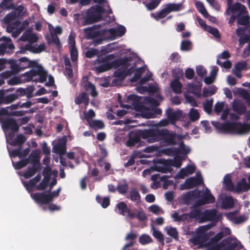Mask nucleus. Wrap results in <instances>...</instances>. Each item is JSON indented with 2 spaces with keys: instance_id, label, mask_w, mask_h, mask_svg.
<instances>
[{
  "instance_id": "f257e3e1",
  "label": "nucleus",
  "mask_w": 250,
  "mask_h": 250,
  "mask_svg": "<svg viewBox=\"0 0 250 250\" xmlns=\"http://www.w3.org/2000/svg\"><path fill=\"white\" fill-rule=\"evenodd\" d=\"M216 127L223 132L233 134L245 135L250 131V124H242L240 122L217 123Z\"/></svg>"
},
{
  "instance_id": "f03ea898",
  "label": "nucleus",
  "mask_w": 250,
  "mask_h": 250,
  "mask_svg": "<svg viewBox=\"0 0 250 250\" xmlns=\"http://www.w3.org/2000/svg\"><path fill=\"white\" fill-rule=\"evenodd\" d=\"M104 12V9L101 6L90 7L87 10L85 15L83 17L81 25L85 26L101 21Z\"/></svg>"
},
{
  "instance_id": "7ed1b4c3",
  "label": "nucleus",
  "mask_w": 250,
  "mask_h": 250,
  "mask_svg": "<svg viewBox=\"0 0 250 250\" xmlns=\"http://www.w3.org/2000/svg\"><path fill=\"white\" fill-rule=\"evenodd\" d=\"M0 123L4 131H11L8 134L10 139H12L15 133L19 131V125L13 118L0 117Z\"/></svg>"
},
{
  "instance_id": "20e7f679",
  "label": "nucleus",
  "mask_w": 250,
  "mask_h": 250,
  "mask_svg": "<svg viewBox=\"0 0 250 250\" xmlns=\"http://www.w3.org/2000/svg\"><path fill=\"white\" fill-rule=\"evenodd\" d=\"M164 132L161 130L145 129L140 132V136L147 142L150 143L161 141V136L164 135Z\"/></svg>"
},
{
  "instance_id": "39448f33",
  "label": "nucleus",
  "mask_w": 250,
  "mask_h": 250,
  "mask_svg": "<svg viewBox=\"0 0 250 250\" xmlns=\"http://www.w3.org/2000/svg\"><path fill=\"white\" fill-rule=\"evenodd\" d=\"M164 135L161 136V141H163L168 145H175L176 144V140H182L184 136L176 134V133H169V130L167 129H163Z\"/></svg>"
},
{
  "instance_id": "423d86ee",
  "label": "nucleus",
  "mask_w": 250,
  "mask_h": 250,
  "mask_svg": "<svg viewBox=\"0 0 250 250\" xmlns=\"http://www.w3.org/2000/svg\"><path fill=\"white\" fill-rule=\"evenodd\" d=\"M115 208L117 209V212L127 218L132 219L135 217V213L130 209L127 205L124 202L121 201L116 205Z\"/></svg>"
},
{
  "instance_id": "0eeeda50",
  "label": "nucleus",
  "mask_w": 250,
  "mask_h": 250,
  "mask_svg": "<svg viewBox=\"0 0 250 250\" xmlns=\"http://www.w3.org/2000/svg\"><path fill=\"white\" fill-rule=\"evenodd\" d=\"M220 215L217 214V211L215 209H206L202 212V220L200 223H203L208 221L218 222Z\"/></svg>"
},
{
  "instance_id": "6e6552de",
  "label": "nucleus",
  "mask_w": 250,
  "mask_h": 250,
  "mask_svg": "<svg viewBox=\"0 0 250 250\" xmlns=\"http://www.w3.org/2000/svg\"><path fill=\"white\" fill-rule=\"evenodd\" d=\"M114 57V55L111 54L106 56L105 58H102L101 59L98 60L99 62L102 64L95 67L96 71L100 73L111 69L109 62H108L107 61L110 59H113Z\"/></svg>"
},
{
  "instance_id": "1a4fd4ad",
  "label": "nucleus",
  "mask_w": 250,
  "mask_h": 250,
  "mask_svg": "<svg viewBox=\"0 0 250 250\" xmlns=\"http://www.w3.org/2000/svg\"><path fill=\"white\" fill-rule=\"evenodd\" d=\"M32 198L38 204L47 205L50 203L48 194L45 192L31 194Z\"/></svg>"
},
{
  "instance_id": "9d476101",
  "label": "nucleus",
  "mask_w": 250,
  "mask_h": 250,
  "mask_svg": "<svg viewBox=\"0 0 250 250\" xmlns=\"http://www.w3.org/2000/svg\"><path fill=\"white\" fill-rule=\"evenodd\" d=\"M229 11L231 13L235 14L238 12L237 15H245L247 13L246 7L240 2H237L232 4L230 7L228 8L227 13L229 15Z\"/></svg>"
},
{
  "instance_id": "9b49d317",
  "label": "nucleus",
  "mask_w": 250,
  "mask_h": 250,
  "mask_svg": "<svg viewBox=\"0 0 250 250\" xmlns=\"http://www.w3.org/2000/svg\"><path fill=\"white\" fill-rule=\"evenodd\" d=\"M115 77L112 81V85L116 86L120 85L126 77V74L123 70V67L119 68L113 73Z\"/></svg>"
},
{
  "instance_id": "f8f14e48",
  "label": "nucleus",
  "mask_w": 250,
  "mask_h": 250,
  "mask_svg": "<svg viewBox=\"0 0 250 250\" xmlns=\"http://www.w3.org/2000/svg\"><path fill=\"white\" fill-rule=\"evenodd\" d=\"M129 61L130 59L128 57H125L122 59H115L109 62V64L111 66V69L112 68H117L120 66L123 68L124 66H125L126 68L129 67L130 66Z\"/></svg>"
},
{
  "instance_id": "ddd939ff",
  "label": "nucleus",
  "mask_w": 250,
  "mask_h": 250,
  "mask_svg": "<svg viewBox=\"0 0 250 250\" xmlns=\"http://www.w3.org/2000/svg\"><path fill=\"white\" fill-rule=\"evenodd\" d=\"M100 25H95L92 27L85 28L83 29V32L85 35V37L87 39H93L98 37L100 35V32L99 31H95V29L99 28Z\"/></svg>"
},
{
  "instance_id": "4468645a",
  "label": "nucleus",
  "mask_w": 250,
  "mask_h": 250,
  "mask_svg": "<svg viewBox=\"0 0 250 250\" xmlns=\"http://www.w3.org/2000/svg\"><path fill=\"white\" fill-rule=\"evenodd\" d=\"M223 248L224 250H235V248L238 246V241L236 239H232L230 237H228L223 240Z\"/></svg>"
},
{
  "instance_id": "2eb2a0df",
  "label": "nucleus",
  "mask_w": 250,
  "mask_h": 250,
  "mask_svg": "<svg viewBox=\"0 0 250 250\" xmlns=\"http://www.w3.org/2000/svg\"><path fill=\"white\" fill-rule=\"evenodd\" d=\"M203 182L201 177H190L185 181L186 189L192 188L197 186L200 185Z\"/></svg>"
},
{
  "instance_id": "dca6fc26",
  "label": "nucleus",
  "mask_w": 250,
  "mask_h": 250,
  "mask_svg": "<svg viewBox=\"0 0 250 250\" xmlns=\"http://www.w3.org/2000/svg\"><path fill=\"white\" fill-rule=\"evenodd\" d=\"M196 169L194 166L188 165L186 167L182 168L177 174V177L179 179H184L189 174H193Z\"/></svg>"
},
{
  "instance_id": "f3484780",
  "label": "nucleus",
  "mask_w": 250,
  "mask_h": 250,
  "mask_svg": "<svg viewBox=\"0 0 250 250\" xmlns=\"http://www.w3.org/2000/svg\"><path fill=\"white\" fill-rule=\"evenodd\" d=\"M20 66L21 70L28 67H36L38 63L35 61H29L26 57H22L19 60Z\"/></svg>"
},
{
  "instance_id": "a211bd4d",
  "label": "nucleus",
  "mask_w": 250,
  "mask_h": 250,
  "mask_svg": "<svg viewBox=\"0 0 250 250\" xmlns=\"http://www.w3.org/2000/svg\"><path fill=\"white\" fill-rule=\"evenodd\" d=\"M19 108V104H12L10 106L0 108V117L7 116V117H11L10 113L15 112V110Z\"/></svg>"
},
{
  "instance_id": "6ab92c4d",
  "label": "nucleus",
  "mask_w": 250,
  "mask_h": 250,
  "mask_svg": "<svg viewBox=\"0 0 250 250\" xmlns=\"http://www.w3.org/2000/svg\"><path fill=\"white\" fill-rule=\"evenodd\" d=\"M215 198L210 193V191L206 190L202 195L199 200V204L203 205L208 203H213L215 202Z\"/></svg>"
},
{
  "instance_id": "aec40b11",
  "label": "nucleus",
  "mask_w": 250,
  "mask_h": 250,
  "mask_svg": "<svg viewBox=\"0 0 250 250\" xmlns=\"http://www.w3.org/2000/svg\"><path fill=\"white\" fill-rule=\"evenodd\" d=\"M35 69L36 76H39V78L36 79L38 82L43 83L46 81L47 72L43 69V67L38 64Z\"/></svg>"
},
{
  "instance_id": "412c9836",
  "label": "nucleus",
  "mask_w": 250,
  "mask_h": 250,
  "mask_svg": "<svg viewBox=\"0 0 250 250\" xmlns=\"http://www.w3.org/2000/svg\"><path fill=\"white\" fill-rule=\"evenodd\" d=\"M232 109L239 115L244 114L247 111V107L240 101H234L232 104Z\"/></svg>"
},
{
  "instance_id": "4be33fe9",
  "label": "nucleus",
  "mask_w": 250,
  "mask_h": 250,
  "mask_svg": "<svg viewBox=\"0 0 250 250\" xmlns=\"http://www.w3.org/2000/svg\"><path fill=\"white\" fill-rule=\"evenodd\" d=\"M41 168L40 165H32L31 166H28V169L23 173V176L25 179H29L34 176Z\"/></svg>"
},
{
  "instance_id": "5701e85b",
  "label": "nucleus",
  "mask_w": 250,
  "mask_h": 250,
  "mask_svg": "<svg viewBox=\"0 0 250 250\" xmlns=\"http://www.w3.org/2000/svg\"><path fill=\"white\" fill-rule=\"evenodd\" d=\"M110 35L113 37H122L126 32V28L123 25H120L117 28H111L108 29Z\"/></svg>"
},
{
  "instance_id": "b1692460",
  "label": "nucleus",
  "mask_w": 250,
  "mask_h": 250,
  "mask_svg": "<svg viewBox=\"0 0 250 250\" xmlns=\"http://www.w3.org/2000/svg\"><path fill=\"white\" fill-rule=\"evenodd\" d=\"M250 189V185L248 184L245 178H243L239 181L236 186L235 191L240 192L241 191H247Z\"/></svg>"
},
{
  "instance_id": "393cba45",
  "label": "nucleus",
  "mask_w": 250,
  "mask_h": 250,
  "mask_svg": "<svg viewBox=\"0 0 250 250\" xmlns=\"http://www.w3.org/2000/svg\"><path fill=\"white\" fill-rule=\"evenodd\" d=\"M40 152L38 150H33L30 154L29 155L27 160L28 164H31L32 165H40V159H39Z\"/></svg>"
},
{
  "instance_id": "a878e982",
  "label": "nucleus",
  "mask_w": 250,
  "mask_h": 250,
  "mask_svg": "<svg viewBox=\"0 0 250 250\" xmlns=\"http://www.w3.org/2000/svg\"><path fill=\"white\" fill-rule=\"evenodd\" d=\"M170 87L173 91L177 94H180L182 92V85L179 79L176 78L170 83Z\"/></svg>"
},
{
  "instance_id": "bb28decb",
  "label": "nucleus",
  "mask_w": 250,
  "mask_h": 250,
  "mask_svg": "<svg viewBox=\"0 0 250 250\" xmlns=\"http://www.w3.org/2000/svg\"><path fill=\"white\" fill-rule=\"evenodd\" d=\"M89 98L87 95V94L85 92H83L75 99V102L77 104H80L83 103L85 105H87L89 104Z\"/></svg>"
},
{
  "instance_id": "cd10ccee",
  "label": "nucleus",
  "mask_w": 250,
  "mask_h": 250,
  "mask_svg": "<svg viewBox=\"0 0 250 250\" xmlns=\"http://www.w3.org/2000/svg\"><path fill=\"white\" fill-rule=\"evenodd\" d=\"M168 160L163 161L162 166H158L156 167L157 170L162 173L171 172L173 168L170 165H168Z\"/></svg>"
},
{
  "instance_id": "c85d7f7f",
  "label": "nucleus",
  "mask_w": 250,
  "mask_h": 250,
  "mask_svg": "<svg viewBox=\"0 0 250 250\" xmlns=\"http://www.w3.org/2000/svg\"><path fill=\"white\" fill-rule=\"evenodd\" d=\"M182 159L181 156L177 155L174 156L173 159H168V165L176 167H180L182 164Z\"/></svg>"
},
{
  "instance_id": "c756f323",
  "label": "nucleus",
  "mask_w": 250,
  "mask_h": 250,
  "mask_svg": "<svg viewBox=\"0 0 250 250\" xmlns=\"http://www.w3.org/2000/svg\"><path fill=\"white\" fill-rule=\"evenodd\" d=\"M41 179L40 174H38L36 177L30 179L28 183L24 182V186L28 190L29 188H32L35 186L36 184L38 183Z\"/></svg>"
},
{
  "instance_id": "7c9ffc66",
  "label": "nucleus",
  "mask_w": 250,
  "mask_h": 250,
  "mask_svg": "<svg viewBox=\"0 0 250 250\" xmlns=\"http://www.w3.org/2000/svg\"><path fill=\"white\" fill-rule=\"evenodd\" d=\"M234 205V202L231 196H227L222 202V207L225 209L232 208Z\"/></svg>"
},
{
  "instance_id": "2f4dec72",
  "label": "nucleus",
  "mask_w": 250,
  "mask_h": 250,
  "mask_svg": "<svg viewBox=\"0 0 250 250\" xmlns=\"http://www.w3.org/2000/svg\"><path fill=\"white\" fill-rule=\"evenodd\" d=\"M25 141V137L23 135L20 134L17 136L16 138L14 140L12 141L10 145L13 146H18L19 147H20L21 146Z\"/></svg>"
},
{
  "instance_id": "473e14b6",
  "label": "nucleus",
  "mask_w": 250,
  "mask_h": 250,
  "mask_svg": "<svg viewBox=\"0 0 250 250\" xmlns=\"http://www.w3.org/2000/svg\"><path fill=\"white\" fill-rule=\"evenodd\" d=\"M144 71L145 68L143 66L135 69L134 75L133 77L131 79L130 81L132 83L137 82L141 78V75L144 72Z\"/></svg>"
},
{
  "instance_id": "72a5a7b5",
  "label": "nucleus",
  "mask_w": 250,
  "mask_h": 250,
  "mask_svg": "<svg viewBox=\"0 0 250 250\" xmlns=\"http://www.w3.org/2000/svg\"><path fill=\"white\" fill-rule=\"evenodd\" d=\"M237 22L238 25H247L249 24L250 17L248 15H237Z\"/></svg>"
},
{
  "instance_id": "f704fd0d",
  "label": "nucleus",
  "mask_w": 250,
  "mask_h": 250,
  "mask_svg": "<svg viewBox=\"0 0 250 250\" xmlns=\"http://www.w3.org/2000/svg\"><path fill=\"white\" fill-rule=\"evenodd\" d=\"M130 199L133 202H136L137 203L141 201V196L137 189L133 188L129 191Z\"/></svg>"
},
{
  "instance_id": "c9c22d12",
  "label": "nucleus",
  "mask_w": 250,
  "mask_h": 250,
  "mask_svg": "<svg viewBox=\"0 0 250 250\" xmlns=\"http://www.w3.org/2000/svg\"><path fill=\"white\" fill-rule=\"evenodd\" d=\"M194 196V191H190L187 193L186 195L183 196L182 200L184 205H189L191 201L193 200Z\"/></svg>"
},
{
  "instance_id": "e433bc0d",
  "label": "nucleus",
  "mask_w": 250,
  "mask_h": 250,
  "mask_svg": "<svg viewBox=\"0 0 250 250\" xmlns=\"http://www.w3.org/2000/svg\"><path fill=\"white\" fill-rule=\"evenodd\" d=\"M188 214L191 220L193 219L199 220V222L200 220H202V212L200 209L196 208L193 209Z\"/></svg>"
},
{
  "instance_id": "4c0bfd02",
  "label": "nucleus",
  "mask_w": 250,
  "mask_h": 250,
  "mask_svg": "<svg viewBox=\"0 0 250 250\" xmlns=\"http://www.w3.org/2000/svg\"><path fill=\"white\" fill-rule=\"evenodd\" d=\"M96 201L98 203L101 204L103 208H106L110 204V199L108 197H104L102 198L99 195H97L96 198Z\"/></svg>"
},
{
  "instance_id": "58836bf2",
  "label": "nucleus",
  "mask_w": 250,
  "mask_h": 250,
  "mask_svg": "<svg viewBox=\"0 0 250 250\" xmlns=\"http://www.w3.org/2000/svg\"><path fill=\"white\" fill-rule=\"evenodd\" d=\"M3 102L4 104H10L17 100V95L14 93L5 95V91L4 90Z\"/></svg>"
},
{
  "instance_id": "ea45409f",
  "label": "nucleus",
  "mask_w": 250,
  "mask_h": 250,
  "mask_svg": "<svg viewBox=\"0 0 250 250\" xmlns=\"http://www.w3.org/2000/svg\"><path fill=\"white\" fill-rule=\"evenodd\" d=\"M168 119L172 123H175L178 120V113L175 112H173L171 108H169L166 111Z\"/></svg>"
},
{
  "instance_id": "a19ab883",
  "label": "nucleus",
  "mask_w": 250,
  "mask_h": 250,
  "mask_svg": "<svg viewBox=\"0 0 250 250\" xmlns=\"http://www.w3.org/2000/svg\"><path fill=\"white\" fill-rule=\"evenodd\" d=\"M195 6L198 11L202 14L205 18H208V14L206 10L203 2L201 1H197L195 3Z\"/></svg>"
},
{
  "instance_id": "79ce46f5",
  "label": "nucleus",
  "mask_w": 250,
  "mask_h": 250,
  "mask_svg": "<svg viewBox=\"0 0 250 250\" xmlns=\"http://www.w3.org/2000/svg\"><path fill=\"white\" fill-rule=\"evenodd\" d=\"M54 148L55 149V152L60 154L61 156L65 153L66 147V145L64 143H58L54 146Z\"/></svg>"
},
{
  "instance_id": "37998d69",
  "label": "nucleus",
  "mask_w": 250,
  "mask_h": 250,
  "mask_svg": "<svg viewBox=\"0 0 250 250\" xmlns=\"http://www.w3.org/2000/svg\"><path fill=\"white\" fill-rule=\"evenodd\" d=\"M224 184L227 189L229 191H233L234 189V186L231 181L230 176L226 175L224 178Z\"/></svg>"
},
{
  "instance_id": "c03bdc74",
  "label": "nucleus",
  "mask_w": 250,
  "mask_h": 250,
  "mask_svg": "<svg viewBox=\"0 0 250 250\" xmlns=\"http://www.w3.org/2000/svg\"><path fill=\"white\" fill-rule=\"evenodd\" d=\"M181 152V150L179 148L170 147L164 149V153L170 156H176Z\"/></svg>"
},
{
  "instance_id": "a18cd8bd",
  "label": "nucleus",
  "mask_w": 250,
  "mask_h": 250,
  "mask_svg": "<svg viewBox=\"0 0 250 250\" xmlns=\"http://www.w3.org/2000/svg\"><path fill=\"white\" fill-rule=\"evenodd\" d=\"M13 0H2L0 3V7L3 10H9L15 8V4L9 3Z\"/></svg>"
},
{
  "instance_id": "49530a36",
  "label": "nucleus",
  "mask_w": 250,
  "mask_h": 250,
  "mask_svg": "<svg viewBox=\"0 0 250 250\" xmlns=\"http://www.w3.org/2000/svg\"><path fill=\"white\" fill-rule=\"evenodd\" d=\"M206 241V235L199 233L198 235L192 239L193 244L195 245H200Z\"/></svg>"
},
{
  "instance_id": "de8ad7c7",
  "label": "nucleus",
  "mask_w": 250,
  "mask_h": 250,
  "mask_svg": "<svg viewBox=\"0 0 250 250\" xmlns=\"http://www.w3.org/2000/svg\"><path fill=\"white\" fill-rule=\"evenodd\" d=\"M140 141V137L138 135L135 134L130 137L126 143L128 146H133Z\"/></svg>"
},
{
  "instance_id": "09e8293b",
  "label": "nucleus",
  "mask_w": 250,
  "mask_h": 250,
  "mask_svg": "<svg viewBox=\"0 0 250 250\" xmlns=\"http://www.w3.org/2000/svg\"><path fill=\"white\" fill-rule=\"evenodd\" d=\"M35 69H32L28 72H25L23 75L27 82L33 81V82H37L36 79H34V77H36Z\"/></svg>"
},
{
  "instance_id": "8fccbe9b",
  "label": "nucleus",
  "mask_w": 250,
  "mask_h": 250,
  "mask_svg": "<svg viewBox=\"0 0 250 250\" xmlns=\"http://www.w3.org/2000/svg\"><path fill=\"white\" fill-rule=\"evenodd\" d=\"M25 48L26 49L30 50L34 53H39L45 49V45L44 44H41L39 45L38 47H34L30 45H26Z\"/></svg>"
},
{
  "instance_id": "3c124183",
  "label": "nucleus",
  "mask_w": 250,
  "mask_h": 250,
  "mask_svg": "<svg viewBox=\"0 0 250 250\" xmlns=\"http://www.w3.org/2000/svg\"><path fill=\"white\" fill-rule=\"evenodd\" d=\"M180 49L184 51H188L192 49V42L188 40L182 41L181 44Z\"/></svg>"
},
{
  "instance_id": "603ef678",
  "label": "nucleus",
  "mask_w": 250,
  "mask_h": 250,
  "mask_svg": "<svg viewBox=\"0 0 250 250\" xmlns=\"http://www.w3.org/2000/svg\"><path fill=\"white\" fill-rule=\"evenodd\" d=\"M50 178L44 177L42 182L36 187L37 189L39 190H44L46 189L48 186Z\"/></svg>"
},
{
  "instance_id": "864d4df0",
  "label": "nucleus",
  "mask_w": 250,
  "mask_h": 250,
  "mask_svg": "<svg viewBox=\"0 0 250 250\" xmlns=\"http://www.w3.org/2000/svg\"><path fill=\"white\" fill-rule=\"evenodd\" d=\"M200 118V114L198 110L194 108H191L189 111V118L192 122L198 120Z\"/></svg>"
},
{
  "instance_id": "5fc2aeb1",
  "label": "nucleus",
  "mask_w": 250,
  "mask_h": 250,
  "mask_svg": "<svg viewBox=\"0 0 250 250\" xmlns=\"http://www.w3.org/2000/svg\"><path fill=\"white\" fill-rule=\"evenodd\" d=\"M90 126L94 129H103L104 127V123L100 120H94L90 124Z\"/></svg>"
},
{
  "instance_id": "6e6d98bb",
  "label": "nucleus",
  "mask_w": 250,
  "mask_h": 250,
  "mask_svg": "<svg viewBox=\"0 0 250 250\" xmlns=\"http://www.w3.org/2000/svg\"><path fill=\"white\" fill-rule=\"evenodd\" d=\"M213 100L211 99L210 100H206L205 102L203 104V107L204 110L207 113H210L212 110V107L213 104Z\"/></svg>"
},
{
  "instance_id": "4d7b16f0",
  "label": "nucleus",
  "mask_w": 250,
  "mask_h": 250,
  "mask_svg": "<svg viewBox=\"0 0 250 250\" xmlns=\"http://www.w3.org/2000/svg\"><path fill=\"white\" fill-rule=\"evenodd\" d=\"M17 15L15 12H11L7 14L3 19L4 23L6 24H9L11 21L15 20Z\"/></svg>"
},
{
  "instance_id": "13d9d810",
  "label": "nucleus",
  "mask_w": 250,
  "mask_h": 250,
  "mask_svg": "<svg viewBox=\"0 0 250 250\" xmlns=\"http://www.w3.org/2000/svg\"><path fill=\"white\" fill-rule=\"evenodd\" d=\"M223 234L221 231L218 232L213 237H212L210 241L207 243L208 245L210 244H216L223 237Z\"/></svg>"
},
{
  "instance_id": "bf43d9fd",
  "label": "nucleus",
  "mask_w": 250,
  "mask_h": 250,
  "mask_svg": "<svg viewBox=\"0 0 250 250\" xmlns=\"http://www.w3.org/2000/svg\"><path fill=\"white\" fill-rule=\"evenodd\" d=\"M167 234L172 237L175 240H178L179 238L178 232L175 228H170L167 231Z\"/></svg>"
},
{
  "instance_id": "052dcab7",
  "label": "nucleus",
  "mask_w": 250,
  "mask_h": 250,
  "mask_svg": "<svg viewBox=\"0 0 250 250\" xmlns=\"http://www.w3.org/2000/svg\"><path fill=\"white\" fill-rule=\"evenodd\" d=\"M128 189V186L126 183L118 184L117 187V191L121 194H125Z\"/></svg>"
},
{
  "instance_id": "680f3d73",
  "label": "nucleus",
  "mask_w": 250,
  "mask_h": 250,
  "mask_svg": "<svg viewBox=\"0 0 250 250\" xmlns=\"http://www.w3.org/2000/svg\"><path fill=\"white\" fill-rule=\"evenodd\" d=\"M234 68L238 71L248 70L247 63L245 61L239 62L235 64Z\"/></svg>"
},
{
  "instance_id": "e2e57ef3",
  "label": "nucleus",
  "mask_w": 250,
  "mask_h": 250,
  "mask_svg": "<svg viewBox=\"0 0 250 250\" xmlns=\"http://www.w3.org/2000/svg\"><path fill=\"white\" fill-rule=\"evenodd\" d=\"M139 242L142 245L148 244L152 241L151 238L148 235L143 234L140 236Z\"/></svg>"
},
{
  "instance_id": "0e129e2a",
  "label": "nucleus",
  "mask_w": 250,
  "mask_h": 250,
  "mask_svg": "<svg viewBox=\"0 0 250 250\" xmlns=\"http://www.w3.org/2000/svg\"><path fill=\"white\" fill-rule=\"evenodd\" d=\"M216 88L215 87L210 88H204L203 91V96L208 97L214 95L216 93Z\"/></svg>"
},
{
  "instance_id": "69168bd1",
  "label": "nucleus",
  "mask_w": 250,
  "mask_h": 250,
  "mask_svg": "<svg viewBox=\"0 0 250 250\" xmlns=\"http://www.w3.org/2000/svg\"><path fill=\"white\" fill-rule=\"evenodd\" d=\"M13 164L15 169H20L25 167L27 164H28V162L27 161V160L24 159L17 162L15 164H14L13 163Z\"/></svg>"
},
{
  "instance_id": "338daca9",
  "label": "nucleus",
  "mask_w": 250,
  "mask_h": 250,
  "mask_svg": "<svg viewBox=\"0 0 250 250\" xmlns=\"http://www.w3.org/2000/svg\"><path fill=\"white\" fill-rule=\"evenodd\" d=\"M223 243L222 241L219 243L206 244L208 247L207 250H221L223 248Z\"/></svg>"
},
{
  "instance_id": "774afa93",
  "label": "nucleus",
  "mask_w": 250,
  "mask_h": 250,
  "mask_svg": "<svg viewBox=\"0 0 250 250\" xmlns=\"http://www.w3.org/2000/svg\"><path fill=\"white\" fill-rule=\"evenodd\" d=\"M169 12L167 6L165 8L156 13L155 18L156 19H161L165 18Z\"/></svg>"
}]
</instances>
